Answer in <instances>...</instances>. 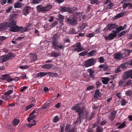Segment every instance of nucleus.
Masks as SVG:
<instances>
[{
    "label": "nucleus",
    "mask_w": 132,
    "mask_h": 132,
    "mask_svg": "<svg viewBox=\"0 0 132 132\" xmlns=\"http://www.w3.org/2000/svg\"><path fill=\"white\" fill-rule=\"evenodd\" d=\"M16 21L15 17L10 19L9 22H5L0 24V30H5L9 28V30L12 32H16L19 31L23 32L28 30V29L22 27H19L16 25Z\"/></svg>",
    "instance_id": "f257e3e1"
},
{
    "label": "nucleus",
    "mask_w": 132,
    "mask_h": 132,
    "mask_svg": "<svg viewBox=\"0 0 132 132\" xmlns=\"http://www.w3.org/2000/svg\"><path fill=\"white\" fill-rule=\"evenodd\" d=\"M85 107L83 104L79 102L71 108L73 110H75L78 112V115H83V112L85 109Z\"/></svg>",
    "instance_id": "f03ea898"
},
{
    "label": "nucleus",
    "mask_w": 132,
    "mask_h": 132,
    "mask_svg": "<svg viewBox=\"0 0 132 132\" xmlns=\"http://www.w3.org/2000/svg\"><path fill=\"white\" fill-rule=\"evenodd\" d=\"M52 8V6L51 5H48L45 7H43L41 5H38L36 8L37 10L39 12L44 13L47 11H49Z\"/></svg>",
    "instance_id": "7ed1b4c3"
},
{
    "label": "nucleus",
    "mask_w": 132,
    "mask_h": 132,
    "mask_svg": "<svg viewBox=\"0 0 132 132\" xmlns=\"http://www.w3.org/2000/svg\"><path fill=\"white\" fill-rule=\"evenodd\" d=\"M36 116V114H32L31 115V114L30 115V117H28L27 119V120L28 122L30 123L31 122H33V123H30L29 124H28L27 125L28 126L30 127H31L35 125L36 124V121L34 120H33V119L35 118Z\"/></svg>",
    "instance_id": "20e7f679"
},
{
    "label": "nucleus",
    "mask_w": 132,
    "mask_h": 132,
    "mask_svg": "<svg viewBox=\"0 0 132 132\" xmlns=\"http://www.w3.org/2000/svg\"><path fill=\"white\" fill-rule=\"evenodd\" d=\"M72 49L78 52H80L84 50V49L81 47L80 42H78L72 46Z\"/></svg>",
    "instance_id": "39448f33"
},
{
    "label": "nucleus",
    "mask_w": 132,
    "mask_h": 132,
    "mask_svg": "<svg viewBox=\"0 0 132 132\" xmlns=\"http://www.w3.org/2000/svg\"><path fill=\"white\" fill-rule=\"evenodd\" d=\"M13 90H9L5 92L4 95L2 96L1 98L5 101L7 102L11 98L10 96L9 95L13 92Z\"/></svg>",
    "instance_id": "423d86ee"
},
{
    "label": "nucleus",
    "mask_w": 132,
    "mask_h": 132,
    "mask_svg": "<svg viewBox=\"0 0 132 132\" xmlns=\"http://www.w3.org/2000/svg\"><path fill=\"white\" fill-rule=\"evenodd\" d=\"M96 62V60L94 58L89 59L85 62L84 65L85 67H88L94 65Z\"/></svg>",
    "instance_id": "0eeeda50"
},
{
    "label": "nucleus",
    "mask_w": 132,
    "mask_h": 132,
    "mask_svg": "<svg viewBox=\"0 0 132 132\" xmlns=\"http://www.w3.org/2000/svg\"><path fill=\"white\" fill-rule=\"evenodd\" d=\"M117 27L115 23H110L107 25L106 27L103 29V30L105 31L109 30H111L112 29L116 28Z\"/></svg>",
    "instance_id": "6e6552de"
},
{
    "label": "nucleus",
    "mask_w": 132,
    "mask_h": 132,
    "mask_svg": "<svg viewBox=\"0 0 132 132\" xmlns=\"http://www.w3.org/2000/svg\"><path fill=\"white\" fill-rule=\"evenodd\" d=\"M47 75H49L52 76L54 75V73H51L50 72H40L37 74V77H43Z\"/></svg>",
    "instance_id": "1a4fd4ad"
},
{
    "label": "nucleus",
    "mask_w": 132,
    "mask_h": 132,
    "mask_svg": "<svg viewBox=\"0 0 132 132\" xmlns=\"http://www.w3.org/2000/svg\"><path fill=\"white\" fill-rule=\"evenodd\" d=\"M130 77L132 79V70L125 72L123 75V78L124 79H127Z\"/></svg>",
    "instance_id": "9d476101"
},
{
    "label": "nucleus",
    "mask_w": 132,
    "mask_h": 132,
    "mask_svg": "<svg viewBox=\"0 0 132 132\" xmlns=\"http://www.w3.org/2000/svg\"><path fill=\"white\" fill-rule=\"evenodd\" d=\"M31 7L29 6H26L22 10L23 14L25 16L27 15L29 13V11L31 10Z\"/></svg>",
    "instance_id": "9b49d317"
},
{
    "label": "nucleus",
    "mask_w": 132,
    "mask_h": 132,
    "mask_svg": "<svg viewBox=\"0 0 132 132\" xmlns=\"http://www.w3.org/2000/svg\"><path fill=\"white\" fill-rule=\"evenodd\" d=\"M123 55V53H116L113 55V57L115 59L120 60L125 57Z\"/></svg>",
    "instance_id": "f8f14e48"
},
{
    "label": "nucleus",
    "mask_w": 132,
    "mask_h": 132,
    "mask_svg": "<svg viewBox=\"0 0 132 132\" xmlns=\"http://www.w3.org/2000/svg\"><path fill=\"white\" fill-rule=\"evenodd\" d=\"M67 21L68 23L71 25H75L77 23V22L76 19H75L73 18H70L67 19Z\"/></svg>",
    "instance_id": "ddd939ff"
},
{
    "label": "nucleus",
    "mask_w": 132,
    "mask_h": 132,
    "mask_svg": "<svg viewBox=\"0 0 132 132\" xmlns=\"http://www.w3.org/2000/svg\"><path fill=\"white\" fill-rule=\"evenodd\" d=\"M117 34V32L116 31L114 30L112 31V32L109 35L110 39H113L114 37L116 36Z\"/></svg>",
    "instance_id": "4468645a"
},
{
    "label": "nucleus",
    "mask_w": 132,
    "mask_h": 132,
    "mask_svg": "<svg viewBox=\"0 0 132 132\" xmlns=\"http://www.w3.org/2000/svg\"><path fill=\"white\" fill-rule=\"evenodd\" d=\"M126 14V11L122 13L118 14L117 15H116L114 17V19H116L118 18H120L122 17Z\"/></svg>",
    "instance_id": "2eb2a0df"
},
{
    "label": "nucleus",
    "mask_w": 132,
    "mask_h": 132,
    "mask_svg": "<svg viewBox=\"0 0 132 132\" xmlns=\"http://www.w3.org/2000/svg\"><path fill=\"white\" fill-rule=\"evenodd\" d=\"M87 71L89 73V76L92 78L94 79L95 78L94 75H93L94 71L91 69H88Z\"/></svg>",
    "instance_id": "dca6fc26"
},
{
    "label": "nucleus",
    "mask_w": 132,
    "mask_h": 132,
    "mask_svg": "<svg viewBox=\"0 0 132 132\" xmlns=\"http://www.w3.org/2000/svg\"><path fill=\"white\" fill-rule=\"evenodd\" d=\"M97 53L96 51L94 50L90 52L88 54V56H92L95 55Z\"/></svg>",
    "instance_id": "f3484780"
},
{
    "label": "nucleus",
    "mask_w": 132,
    "mask_h": 132,
    "mask_svg": "<svg viewBox=\"0 0 132 132\" xmlns=\"http://www.w3.org/2000/svg\"><path fill=\"white\" fill-rule=\"evenodd\" d=\"M29 56L31 60L33 61H35L37 59V56L35 54L30 53Z\"/></svg>",
    "instance_id": "a211bd4d"
},
{
    "label": "nucleus",
    "mask_w": 132,
    "mask_h": 132,
    "mask_svg": "<svg viewBox=\"0 0 132 132\" xmlns=\"http://www.w3.org/2000/svg\"><path fill=\"white\" fill-rule=\"evenodd\" d=\"M52 47L55 50H57L58 45V43L56 41H53L52 43Z\"/></svg>",
    "instance_id": "6ab92c4d"
},
{
    "label": "nucleus",
    "mask_w": 132,
    "mask_h": 132,
    "mask_svg": "<svg viewBox=\"0 0 132 132\" xmlns=\"http://www.w3.org/2000/svg\"><path fill=\"white\" fill-rule=\"evenodd\" d=\"M70 8L69 7H61V8L60 10L61 12H65L66 11H68L69 12H70Z\"/></svg>",
    "instance_id": "aec40b11"
},
{
    "label": "nucleus",
    "mask_w": 132,
    "mask_h": 132,
    "mask_svg": "<svg viewBox=\"0 0 132 132\" xmlns=\"http://www.w3.org/2000/svg\"><path fill=\"white\" fill-rule=\"evenodd\" d=\"M0 60L2 62H3L9 60L7 55H4L1 56L0 58Z\"/></svg>",
    "instance_id": "412c9836"
},
{
    "label": "nucleus",
    "mask_w": 132,
    "mask_h": 132,
    "mask_svg": "<svg viewBox=\"0 0 132 132\" xmlns=\"http://www.w3.org/2000/svg\"><path fill=\"white\" fill-rule=\"evenodd\" d=\"M52 65L51 64H46L42 66V68L43 69H50L52 67Z\"/></svg>",
    "instance_id": "4be33fe9"
},
{
    "label": "nucleus",
    "mask_w": 132,
    "mask_h": 132,
    "mask_svg": "<svg viewBox=\"0 0 132 132\" xmlns=\"http://www.w3.org/2000/svg\"><path fill=\"white\" fill-rule=\"evenodd\" d=\"M79 117L77 119V120L74 122L75 124H76L78 123H80L81 119L82 118L83 115H78Z\"/></svg>",
    "instance_id": "5701e85b"
},
{
    "label": "nucleus",
    "mask_w": 132,
    "mask_h": 132,
    "mask_svg": "<svg viewBox=\"0 0 132 132\" xmlns=\"http://www.w3.org/2000/svg\"><path fill=\"white\" fill-rule=\"evenodd\" d=\"M70 125L69 124L67 125L65 128V130L66 132H75L74 130H70Z\"/></svg>",
    "instance_id": "b1692460"
},
{
    "label": "nucleus",
    "mask_w": 132,
    "mask_h": 132,
    "mask_svg": "<svg viewBox=\"0 0 132 132\" xmlns=\"http://www.w3.org/2000/svg\"><path fill=\"white\" fill-rule=\"evenodd\" d=\"M19 122V120L18 119H14L13 121V124L15 127L17 125Z\"/></svg>",
    "instance_id": "393cba45"
},
{
    "label": "nucleus",
    "mask_w": 132,
    "mask_h": 132,
    "mask_svg": "<svg viewBox=\"0 0 132 132\" xmlns=\"http://www.w3.org/2000/svg\"><path fill=\"white\" fill-rule=\"evenodd\" d=\"M51 55L52 56L56 57L59 56L60 54L59 53H56L54 51H52L51 53Z\"/></svg>",
    "instance_id": "a878e982"
},
{
    "label": "nucleus",
    "mask_w": 132,
    "mask_h": 132,
    "mask_svg": "<svg viewBox=\"0 0 132 132\" xmlns=\"http://www.w3.org/2000/svg\"><path fill=\"white\" fill-rule=\"evenodd\" d=\"M100 93L99 90H96L94 95V98L96 99L97 98L98 96H99Z\"/></svg>",
    "instance_id": "bb28decb"
},
{
    "label": "nucleus",
    "mask_w": 132,
    "mask_h": 132,
    "mask_svg": "<svg viewBox=\"0 0 132 132\" xmlns=\"http://www.w3.org/2000/svg\"><path fill=\"white\" fill-rule=\"evenodd\" d=\"M123 79L121 81H120L119 83V86H123V87H125L126 86V85H125V84H124V83L125 82V80L124 78H123Z\"/></svg>",
    "instance_id": "cd10ccee"
},
{
    "label": "nucleus",
    "mask_w": 132,
    "mask_h": 132,
    "mask_svg": "<svg viewBox=\"0 0 132 132\" xmlns=\"http://www.w3.org/2000/svg\"><path fill=\"white\" fill-rule=\"evenodd\" d=\"M7 56L9 60L15 57V55L12 53H10L7 55Z\"/></svg>",
    "instance_id": "c85d7f7f"
},
{
    "label": "nucleus",
    "mask_w": 132,
    "mask_h": 132,
    "mask_svg": "<svg viewBox=\"0 0 132 132\" xmlns=\"http://www.w3.org/2000/svg\"><path fill=\"white\" fill-rule=\"evenodd\" d=\"M109 79L107 78H104L103 79L102 82L104 84H107L109 81Z\"/></svg>",
    "instance_id": "c756f323"
},
{
    "label": "nucleus",
    "mask_w": 132,
    "mask_h": 132,
    "mask_svg": "<svg viewBox=\"0 0 132 132\" xmlns=\"http://www.w3.org/2000/svg\"><path fill=\"white\" fill-rule=\"evenodd\" d=\"M130 52L129 50H125L124 54H123L124 55L123 56H127L128 55L130 54Z\"/></svg>",
    "instance_id": "7c9ffc66"
},
{
    "label": "nucleus",
    "mask_w": 132,
    "mask_h": 132,
    "mask_svg": "<svg viewBox=\"0 0 132 132\" xmlns=\"http://www.w3.org/2000/svg\"><path fill=\"white\" fill-rule=\"evenodd\" d=\"M128 62L124 63L123 64H121V65L120 67L122 69H125L126 68V67L128 66Z\"/></svg>",
    "instance_id": "2f4dec72"
},
{
    "label": "nucleus",
    "mask_w": 132,
    "mask_h": 132,
    "mask_svg": "<svg viewBox=\"0 0 132 132\" xmlns=\"http://www.w3.org/2000/svg\"><path fill=\"white\" fill-rule=\"evenodd\" d=\"M35 105V103H32L31 104L28 105L26 107V110L27 111L29 109L32 108Z\"/></svg>",
    "instance_id": "473e14b6"
},
{
    "label": "nucleus",
    "mask_w": 132,
    "mask_h": 132,
    "mask_svg": "<svg viewBox=\"0 0 132 132\" xmlns=\"http://www.w3.org/2000/svg\"><path fill=\"white\" fill-rule=\"evenodd\" d=\"M113 6V4L111 3H110L106 6V9L107 10L110 9L112 8Z\"/></svg>",
    "instance_id": "72a5a7b5"
},
{
    "label": "nucleus",
    "mask_w": 132,
    "mask_h": 132,
    "mask_svg": "<svg viewBox=\"0 0 132 132\" xmlns=\"http://www.w3.org/2000/svg\"><path fill=\"white\" fill-rule=\"evenodd\" d=\"M21 3L18 2L15 3L14 5V7L15 8H20L21 7Z\"/></svg>",
    "instance_id": "f704fd0d"
},
{
    "label": "nucleus",
    "mask_w": 132,
    "mask_h": 132,
    "mask_svg": "<svg viewBox=\"0 0 132 132\" xmlns=\"http://www.w3.org/2000/svg\"><path fill=\"white\" fill-rule=\"evenodd\" d=\"M69 32L70 34H77V32L76 31L73 29H70Z\"/></svg>",
    "instance_id": "c9c22d12"
},
{
    "label": "nucleus",
    "mask_w": 132,
    "mask_h": 132,
    "mask_svg": "<svg viewBox=\"0 0 132 132\" xmlns=\"http://www.w3.org/2000/svg\"><path fill=\"white\" fill-rule=\"evenodd\" d=\"M58 17L59 19H61V20L60 21V22L61 23L62 25L63 24V19L64 18V17L62 15L60 14L59 15Z\"/></svg>",
    "instance_id": "e433bc0d"
},
{
    "label": "nucleus",
    "mask_w": 132,
    "mask_h": 132,
    "mask_svg": "<svg viewBox=\"0 0 132 132\" xmlns=\"http://www.w3.org/2000/svg\"><path fill=\"white\" fill-rule=\"evenodd\" d=\"M40 1V0H30L31 3L34 4H39Z\"/></svg>",
    "instance_id": "4c0bfd02"
},
{
    "label": "nucleus",
    "mask_w": 132,
    "mask_h": 132,
    "mask_svg": "<svg viewBox=\"0 0 132 132\" xmlns=\"http://www.w3.org/2000/svg\"><path fill=\"white\" fill-rule=\"evenodd\" d=\"M125 122H124L122 124H120V125L118 127V129H121L123 128L126 126Z\"/></svg>",
    "instance_id": "58836bf2"
},
{
    "label": "nucleus",
    "mask_w": 132,
    "mask_h": 132,
    "mask_svg": "<svg viewBox=\"0 0 132 132\" xmlns=\"http://www.w3.org/2000/svg\"><path fill=\"white\" fill-rule=\"evenodd\" d=\"M9 75L6 74L3 75L1 76V79L3 80L7 79L8 78V76Z\"/></svg>",
    "instance_id": "ea45409f"
},
{
    "label": "nucleus",
    "mask_w": 132,
    "mask_h": 132,
    "mask_svg": "<svg viewBox=\"0 0 132 132\" xmlns=\"http://www.w3.org/2000/svg\"><path fill=\"white\" fill-rule=\"evenodd\" d=\"M65 47V45L64 44H62L61 45H58L57 48V50L58 48L60 49H62Z\"/></svg>",
    "instance_id": "a19ab883"
},
{
    "label": "nucleus",
    "mask_w": 132,
    "mask_h": 132,
    "mask_svg": "<svg viewBox=\"0 0 132 132\" xmlns=\"http://www.w3.org/2000/svg\"><path fill=\"white\" fill-rule=\"evenodd\" d=\"M124 29V28H123V27L121 26L117 28L116 29V30L117 31L119 32L121 30H123Z\"/></svg>",
    "instance_id": "79ce46f5"
},
{
    "label": "nucleus",
    "mask_w": 132,
    "mask_h": 132,
    "mask_svg": "<svg viewBox=\"0 0 132 132\" xmlns=\"http://www.w3.org/2000/svg\"><path fill=\"white\" fill-rule=\"evenodd\" d=\"M19 68L22 69H26L28 68V66L27 65L20 66H19Z\"/></svg>",
    "instance_id": "37998d69"
},
{
    "label": "nucleus",
    "mask_w": 132,
    "mask_h": 132,
    "mask_svg": "<svg viewBox=\"0 0 132 132\" xmlns=\"http://www.w3.org/2000/svg\"><path fill=\"white\" fill-rule=\"evenodd\" d=\"M126 103L127 102L125 99H123L121 101V105L122 106L125 105L126 104Z\"/></svg>",
    "instance_id": "c03bdc74"
},
{
    "label": "nucleus",
    "mask_w": 132,
    "mask_h": 132,
    "mask_svg": "<svg viewBox=\"0 0 132 132\" xmlns=\"http://www.w3.org/2000/svg\"><path fill=\"white\" fill-rule=\"evenodd\" d=\"M102 127H98L97 128L96 132H102Z\"/></svg>",
    "instance_id": "a18cd8bd"
},
{
    "label": "nucleus",
    "mask_w": 132,
    "mask_h": 132,
    "mask_svg": "<svg viewBox=\"0 0 132 132\" xmlns=\"http://www.w3.org/2000/svg\"><path fill=\"white\" fill-rule=\"evenodd\" d=\"M127 32V31H126V30H124L122 31L119 34V36L120 37L122 36L123 35H124Z\"/></svg>",
    "instance_id": "49530a36"
},
{
    "label": "nucleus",
    "mask_w": 132,
    "mask_h": 132,
    "mask_svg": "<svg viewBox=\"0 0 132 132\" xmlns=\"http://www.w3.org/2000/svg\"><path fill=\"white\" fill-rule=\"evenodd\" d=\"M87 52L86 51H83L80 53L79 55L81 56H84L87 54Z\"/></svg>",
    "instance_id": "de8ad7c7"
},
{
    "label": "nucleus",
    "mask_w": 132,
    "mask_h": 132,
    "mask_svg": "<svg viewBox=\"0 0 132 132\" xmlns=\"http://www.w3.org/2000/svg\"><path fill=\"white\" fill-rule=\"evenodd\" d=\"M103 69L104 70L107 71L109 70V68L107 65H104Z\"/></svg>",
    "instance_id": "09e8293b"
},
{
    "label": "nucleus",
    "mask_w": 132,
    "mask_h": 132,
    "mask_svg": "<svg viewBox=\"0 0 132 132\" xmlns=\"http://www.w3.org/2000/svg\"><path fill=\"white\" fill-rule=\"evenodd\" d=\"M59 119L58 116H56L54 117L53 121L54 122H56L59 121Z\"/></svg>",
    "instance_id": "8fccbe9b"
},
{
    "label": "nucleus",
    "mask_w": 132,
    "mask_h": 132,
    "mask_svg": "<svg viewBox=\"0 0 132 132\" xmlns=\"http://www.w3.org/2000/svg\"><path fill=\"white\" fill-rule=\"evenodd\" d=\"M99 62L101 63H103L104 62V59L103 57H101L99 58Z\"/></svg>",
    "instance_id": "3c124183"
},
{
    "label": "nucleus",
    "mask_w": 132,
    "mask_h": 132,
    "mask_svg": "<svg viewBox=\"0 0 132 132\" xmlns=\"http://www.w3.org/2000/svg\"><path fill=\"white\" fill-rule=\"evenodd\" d=\"M129 4H129V3H126L124 4L123 5V9H124L125 8H126V7H127L128 6H129Z\"/></svg>",
    "instance_id": "603ef678"
},
{
    "label": "nucleus",
    "mask_w": 132,
    "mask_h": 132,
    "mask_svg": "<svg viewBox=\"0 0 132 132\" xmlns=\"http://www.w3.org/2000/svg\"><path fill=\"white\" fill-rule=\"evenodd\" d=\"M126 93L127 95H130L132 94L131 91L130 90H127L126 91Z\"/></svg>",
    "instance_id": "864d4df0"
},
{
    "label": "nucleus",
    "mask_w": 132,
    "mask_h": 132,
    "mask_svg": "<svg viewBox=\"0 0 132 132\" xmlns=\"http://www.w3.org/2000/svg\"><path fill=\"white\" fill-rule=\"evenodd\" d=\"M116 111L113 112L111 113V115L113 118L112 119H113L114 118V117L116 115Z\"/></svg>",
    "instance_id": "5fc2aeb1"
},
{
    "label": "nucleus",
    "mask_w": 132,
    "mask_h": 132,
    "mask_svg": "<svg viewBox=\"0 0 132 132\" xmlns=\"http://www.w3.org/2000/svg\"><path fill=\"white\" fill-rule=\"evenodd\" d=\"M132 80H129L127 82L126 84H125L127 86H128L131 85L132 83Z\"/></svg>",
    "instance_id": "6e6d98bb"
},
{
    "label": "nucleus",
    "mask_w": 132,
    "mask_h": 132,
    "mask_svg": "<svg viewBox=\"0 0 132 132\" xmlns=\"http://www.w3.org/2000/svg\"><path fill=\"white\" fill-rule=\"evenodd\" d=\"M13 7L12 6H10V7L8 8L6 11V12L9 13L10 12L12 9Z\"/></svg>",
    "instance_id": "4d7b16f0"
},
{
    "label": "nucleus",
    "mask_w": 132,
    "mask_h": 132,
    "mask_svg": "<svg viewBox=\"0 0 132 132\" xmlns=\"http://www.w3.org/2000/svg\"><path fill=\"white\" fill-rule=\"evenodd\" d=\"M120 67H118L115 70V72L116 73H118L120 72L121 70L120 69Z\"/></svg>",
    "instance_id": "13d9d810"
},
{
    "label": "nucleus",
    "mask_w": 132,
    "mask_h": 132,
    "mask_svg": "<svg viewBox=\"0 0 132 132\" xmlns=\"http://www.w3.org/2000/svg\"><path fill=\"white\" fill-rule=\"evenodd\" d=\"M95 34V33L94 32L92 33H90L88 35H87V36L89 37H93Z\"/></svg>",
    "instance_id": "bf43d9fd"
},
{
    "label": "nucleus",
    "mask_w": 132,
    "mask_h": 132,
    "mask_svg": "<svg viewBox=\"0 0 132 132\" xmlns=\"http://www.w3.org/2000/svg\"><path fill=\"white\" fill-rule=\"evenodd\" d=\"M26 77V75L25 74H23L22 76L19 77L20 78H23V79H25Z\"/></svg>",
    "instance_id": "052dcab7"
},
{
    "label": "nucleus",
    "mask_w": 132,
    "mask_h": 132,
    "mask_svg": "<svg viewBox=\"0 0 132 132\" xmlns=\"http://www.w3.org/2000/svg\"><path fill=\"white\" fill-rule=\"evenodd\" d=\"M93 87H94L92 86H89L87 87V90H91L93 88Z\"/></svg>",
    "instance_id": "680f3d73"
},
{
    "label": "nucleus",
    "mask_w": 132,
    "mask_h": 132,
    "mask_svg": "<svg viewBox=\"0 0 132 132\" xmlns=\"http://www.w3.org/2000/svg\"><path fill=\"white\" fill-rule=\"evenodd\" d=\"M49 105V103H46L42 107V109H45L47 108Z\"/></svg>",
    "instance_id": "e2e57ef3"
},
{
    "label": "nucleus",
    "mask_w": 132,
    "mask_h": 132,
    "mask_svg": "<svg viewBox=\"0 0 132 132\" xmlns=\"http://www.w3.org/2000/svg\"><path fill=\"white\" fill-rule=\"evenodd\" d=\"M102 83H100L99 81H97L96 83V85L97 86V87H99L100 86L102 85Z\"/></svg>",
    "instance_id": "0e129e2a"
},
{
    "label": "nucleus",
    "mask_w": 132,
    "mask_h": 132,
    "mask_svg": "<svg viewBox=\"0 0 132 132\" xmlns=\"http://www.w3.org/2000/svg\"><path fill=\"white\" fill-rule=\"evenodd\" d=\"M13 80V78H11V77L8 78L7 79V81L8 82H10Z\"/></svg>",
    "instance_id": "69168bd1"
},
{
    "label": "nucleus",
    "mask_w": 132,
    "mask_h": 132,
    "mask_svg": "<svg viewBox=\"0 0 132 132\" xmlns=\"http://www.w3.org/2000/svg\"><path fill=\"white\" fill-rule=\"evenodd\" d=\"M20 78L19 77H16L13 78V80H14L15 81H17L19 80Z\"/></svg>",
    "instance_id": "338daca9"
},
{
    "label": "nucleus",
    "mask_w": 132,
    "mask_h": 132,
    "mask_svg": "<svg viewBox=\"0 0 132 132\" xmlns=\"http://www.w3.org/2000/svg\"><path fill=\"white\" fill-rule=\"evenodd\" d=\"M27 87L24 86L22 88L20 89V91L21 92L24 91L25 90L27 89Z\"/></svg>",
    "instance_id": "774afa93"
}]
</instances>
